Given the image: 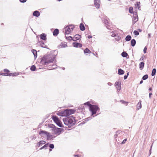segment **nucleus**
I'll return each instance as SVG.
<instances>
[{
    "label": "nucleus",
    "instance_id": "nucleus-61",
    "mask_svg": "<svg viewBox=\"0 0 157 157\" xmlns=\"http://www.w3.org/2000/svg\"><path fill=\"white\" fill-rule=\"evenodd\" d=\"M74 157H79V155H74Z\"/></svg>",
    "mask_w": 157,
    "mask_h": 157
},
{
    "label": "nucleus",
    "instance_id": "nucleus-52",
    "mask_svg": "<svg viewBox=\"0 0 157 157\" xmlns=\"http://www.w3.org/2000/svg\"><path fill=\"white\" fill-rule=\"evenodd\" d=\"M116 34L115 33H114V32H112V35H111V36L113 37H115L116 36Z\"/></svg>",
    "mask_w": 157,
    "mask_h": 157
},
{
    "label": "nucleus",
    "instance_id": "nucleus-54",
    "mask_svg": "<svg viewBox=\"0 0 157 157\" xmlns=\"http://www.w3.org/2000/svg\"><path fill=\"white\" fill-rule=\"evenodd\" d=\"M4 71L5 72L8 73L9 72V71L7 69H4Z\"/></svg>",
    "mask_w": 157,
    "mask_h": 157
},
{
    "label": "nucleus",
    "instance_id": "nucleus-5",
    "mask_svg": "<svg viewBox=\"0 0 157 157\" xmlns=\"http://www.w3.org/2000/svg\"><path fill=\"white\" fill-rule=\"evenodd\" d=\"M50 127L53 129L54 131V133L55 134L59 135L60 134L61 132L63 130V129L61 128H59L55 127L54 125L52 124Z\"/></svg>",
    "mask_w": 157,
    "mask_h": 157
},
{
    "label": "nucleus",
    "instance_id": "nucleus-2",
    "mask_svg": "<svg viewBox=\"0 0 157 157\" xmlns=\"http://www.w3.org/2000/svg\"><path fill=\"white\" fill-rule=\"evenodd\" d=\"M63 121L64 124L71 127L74 125L76 123L75 117L72 116L70 117L65 118L63 119Z\"/></svg>",
    "mask_w": 157,
    "mask_h": 157
},
{
    "label": "nucleus",
    "instance_id": "nucleus-7",
    "mask_svg": "<svg viewBox=\"0 0 157 157\" xmlns=\"http://www.w3.org/2000/svg\"><path fill=\"white\" fill-rule=\"evenodd\" d=\"M121 82L120 81H117L115 84V86L118 91H119L121 90Z\"/></svg>",
    "mask_w": 157,
    "mask_h": 157
},
{
    "label": "nucleus",
    "instance_id": "nucleus-46",
    "mask_svg": "<svg viewBox=\"0 0 157 157\" xmlns=\"http://www.w3.org/2000/svg\"><path fill=\"white\" fill-rule=\"evenodd\" d=\"M145 57V56L144 55H143L141 57V58L140 59V61H142L143 60Z\"/></svg>",
    "mask_w": 157,
    "mask_h": 157
},
{
    "label": "nucleus",
    "instance_id": "nucleus-64",
    "mask_svg": "<svg viewBox=\"0 0 157 157\" xmlns=\"http://www.w3.org/2000/svg\"><path fill=\"white\" fill-rule=\"evenodd\" d=\"M149 90H150V91H151L152 90V88L151 87H150L149 88Z\"/></svg>",
    "mask_w": 157,
    "mask_h": 157
},
{
    "label": "nucleus",
    "instance_id": "nucleus-51",
    "mask_svg": "<svg viewBox=\"0 0 157 157\" xmlns=\"http://www.w3.org/2000/svg\"><path fill=\"white\" fill-rule=\"evenodd\" d=\"M120 101L122 103V104H125L126 103H128V102H126L125 101H124L123 100H121Z\"/></svg>",
    "mask_w": 157,
    "mask_h": 157
},
{
    "label": "nucleus",
    "instance_id": "nucleus-22",
    "mask_svg": "<svg viewBox=\"0 0 157 157\" xmlns=\"http://www.w3.org/2000/svg\"><path fill=\"white\" fill-rule=\"evenodd\" d=\"M32 52L34 56V57L36 58L37 57V52L36 51V50L33 49L32 50Z\"/></svg>",
    "mask_w": 157,
    "mask_h": 157
},
{
    "label": "nucleus",
    "instance_id": "nucleus-10",
    "mask_svg": "<svg viewBox=\"0 0 157 157\" xmlns=\"http://www.w3.org/2000/svg\"><path fill=\"white\" fill-rule=\"evenodd\" d=\"M73 45L74 47L75 48H81L82 46V45L81 44L77 42L73 43Z\"/></svg>",
    "mask_w": 157,
    "mask_h": 157
},
{
    "label": "nucleus",
    "instance_id": "nucleus-31",
    "mask_svg": "<svg viewBox=\"0 0 157 157\" xmlns=\"http://www.w3.org/2000/svg\"><path fill=\"white\" fill-rule=\"evenodd\" d=\"M156 72V70L155 68H154L152 70V72L151 73V75L153 76L155 75Z\"/></svg>",
    "mask_w": 157,
    "mask_h": 157
},
{
    "label": "nucleus",
    "instance_id": "nucleus-4",
    "mask_svg": "<svg viewBox=\"0 0 157 157\" xmlns=\"http://www.w3.org/2000/svg\"><path fill=\"white\" fill-rule=\"evenodd\" d=\"M63 116H68L74 114L75 112L74 109H67L64 110H63Z\"/></svg>",
    "mask_w": 157,
    "mask_h": 157
},
{
    "label": "nucleus",
    "instance_id": "nucleus-12",
    "mask_svg": "<svg viewBox=\"0 0 157 157\" xmlns=\"http://www.w3.org/2000/svg\"><path fill=\"white\" fill-rule=\"evenodd\" d=\"M40 39L43 40H46V35L45 34L43 33L41 34L40 36Z\"/></svg>",
    "mask_w": 157,
    "mask_h": 157
},
{
    "label": "nucleus",
    "instance_id": "nucleus-15",
    "mask_svg": "<svg viewBox=\"0 0 157 157\" xmlns=\"http://www.w3.org/2000/svg\"><path fill=\"white\" fill-rule=\"evenodd\" d=\"M46 143V142L43 141V140H41L37 144V146L38 147H40L41 145H42L43 144H44Z\"/></svg>",
    "mask_w": 157,
    "mask_h": 157
},
{
    "label": "nucleus",
    "instance_id": "nucleus-56",
    "mask_svg": "<svg viewBox=\"0 0 157 157\" xmlns=\"http://www.w3.org/2000/svg\"><path fill=\"white\" fill-rule=\"evenodd\" d=\"M120 132V131H117V132H116L117 134H116V135H114V136L115 137H117V133H119Z\"/></svg>",
    "mask_w": 157,
    "mask_h": 157
},
{
    "label": "nucleus",
    "instance_id": "nucleus-1",
    "mask_svg": "<svg viewBox=\"0 0 157 157\" xmlns=\"http://www.w3.org/2000/svg\"><path fill=\"white\" fill-rule=\"evenodd\" d=\"M55 60V57L52 55L44 56L42 58L40 61L41 64L44 65H47L49 63L53 62Z\"/></svg>",
    "mask_w": 157,
    "mask_h": 157
},
{
    "label": "nucleus",
    "instance_id": "nucleus-24",
    "mask_svg": "<svg viewBox=\"0 0 157 157\" xmlns=\"http://www.w3.org/2000/svg\"><path fill=\"white\" fill-rule=\"evenodd\" d=\"M132 37L130 35H128L125 38L126 41H129L131 39Z\"/></svg>",
    "mask_w": 157,
    "mask_h": 157
},
{
    "label": "nucleus",
    "instance_id": "nucleus-27",
    "mask_svg": "<svg viewBox=\"0 0 157 157\" xmlns=\"http://www.w3.org/2000/svg\"><path fill=\"white\" fill-rule=\"evenodd\" d=\"M84 53H88L90 54L91 53V51L88 48H86L84 51Z\"/></svg>",
    "mask_w": 157,
    "mask_h": 157
},
{
    "label": "nucleus",
    "instance_id": "nucleus-11",
    "mask_svg": "<svg viewBox=\"0 0 157 157\" xmlns=\"http://www.w3.org/2000/svg\"><path fill=\"white\" fill-rule=\"evenodd\" d=\"M81 36L80 35L78 34L75 35L74 37L73 38V40L74 41H76L79 40V39L81 38Z\"/></svg>",
    "mask_w": 157,
    "mask_h": 157
},
{
    "label": "nucleus",
    "instance_id": "nucleus-8",
    "mask_svg": "<svg viewBox=\"0 0 157 157\" xmlns=\"http://www.w3.org/2000/svg\"><path fill=\"white\" fill-rule=\"evenodd\" d=\"M48 133L47 131L40 130L39 132V134L41 136L44 137L45 136H47Z\"/></svg>",
    "mask_w": 157,
    "mask_h": 157
},
{
    "label": "nucleus",
    "instance_id": "nucleus-40",
    "mask_svg": "<svg viewBox=\"0 0 157 157\" xmlns=\"http://www.w3.org/2000/svg\"><path fill=\"white\" fill-rule=\"evenodd\" d=\"M103 21H104V24L105 25H108V24L109 23V22H108V21L107 19H105Z\"/></svg>",
    "mask_w": 157,
    "mask_h": 157
},
{
    "label": "nucleus",
    "instance_id": "nucleus-3",
    "mask_svg": "<svg viewBox=\"0 0 157 157\" xmlns=\"http://www.w3.org/2000/svg\"><path fill=\"white\" fill-rule=\"evenodd\" d=\"M100 109L99 107L97 105H93L89 109L91 113V116L96 114L98 111H99Z\"/></svg>",
    "mask_w": 157,
    "mask_h": 157
},
{
    "label": "nucleus",
    "instance_id": "nucleus-53",
    "mask_svg": "<svg viewBox=\"0 0 157 157\" xmlns=\"http://www.w3.org/2000/svg\"><path fill=\"white\" fill-rule=\"evenodd\" d=\"M127 139H124L121 142V144H124L125 143V142H126V141H127Z\"/></svg>",
    "mask_w": 157,
    "mask_h": 157
},
{
    "label": "nucleus",
    "instance_id": "nucleus-19",
    "mask_svg": "<svg viewBox=\"0 0 157 157\" xmlns=\"http://www.w3.org/2000/svg\"><path fill=\"white\" fill-rule=\"evenodd\" d=\"M138 20V17H133L132 18V24L133 25L134 24L136 21Z\"/></svg>",
    "mask_w": 157,
    "mask_h": 157
},
{
    "label": "nucleus",
    "instance_id": "nucleus-34",
    "mask_svg": "<svg viewBox=\"0 0 157 157\" xmlns=\"http://www.w3.org/2000/svg\"><path fill=\"white\" fill-rule=\"evenodd\" d=\"M40 44L41 47L44 48H46V45L44 44V43L43 42H41L40 43Z\"/></svg>",
    "mask_w": 157,
    "mask_h": 157
},
{
    "label": "nucleus",
    "instance_id": "nucleus-45",
    "mask_svg": "<svg viewBox=\"0 0 157 157\" xmlns=\"http://www.w3.org/2000/svg\"><path fill=\"white\" fill-rule=\"evenodd\" d=\"M49 143H47L45 144L44 145V147L45 149H46V148L49 146Z\"/></svg>",
    "mask_w": 157,
    "mask_h": 157
},
{
    "label": "nucleus",
    "instance_id": "nucleus-28",
    "mask_svg": "<svg viewBox=\"0 0 157 157\" xmlns=\"http://www.w3.org/2000/svg\"><path fill=\"white\" fill-rule=\"evenodd\" d=\"M137 107L138 109L141 108V101H140L137 104Z\"/></svg>",
    "mask_w": 157,
    "mask_h": 157
},
{
    "label": "nucleus",
    "instance_id": "nucleus-50",
    "mask_svg": "<svg viewBox=\"0 0 157 157\" xmlns=\"http://www.w3.org/2000/svg\"><path fill=\"white\" fill-rule=\"evenodd\" d=\"M147 50V48L146 47H145L144 48L143 51L144 53H146V51Z\"/></svg>",
    "mask_w": 157,
    "mask_h": 157
},
{
    "label": "nucleus",
    "instance_id": "nucleus-18",
    "mask_svg": "<svg viewBox=\"0 0 157 157\" xmlns=\"http://www.w3.org/2000/svg\"><path fill=\"white\" fill-rule=\"evenodd\" d=\"M79 28L82 31H83L85 29L84 25L82 23L80 24Z\"/></svg>",
    "mask_w": 157,
    "mask_h": 157
},
{
    "label": "nucleus",
    "instance_id": "nucleus-33",
    "mask_svg": "<svg viewBox=\"0 0 157 157\" xmlns=\"http://www.w3.org/2000/svg\"><path fill=\"white\" fill-rule=\"evenodd\" d=\"M3 74H2V75H6V76H12L13 75V73H3Z\"/></svg>",
    "mask_w": 157,
    "mask_h": 157
},
{
    "label": "nucleus",
    "instance_id": "nucleus-47",
    "mask_svg": "<svg viewBox=\"0 0 157 157\" xmlns=\"http://www.w3.org/2000/svg\"><path fill=\"white\" fill-rule=\"evenodd\" d=\"M140 2H137L135 4L136 6L138 7V8H139V7H140Z\"/></svg>",
    "mask_w": 157,
    "mask_h": 157
},
{
    "label": "nucleus",
    "instance_id": "nucleus-59",
    "mask_svg": "<svg viewBox=\"0 0 157 157\" xmlns=\"http://www.w3.org/2000/svg\"><path fill=\"white\" fill-rule=\"evenodd\" d=\"M152 95V94L151 93H150L149 94V97L150 98H151V95Z\"/></svg>",
    "mask_w": 157,
    "mask_h": 157
},
{
    "label": "nucleus",
    "instance_id": "nucleus-32",
    "mask_svg": "<svg viewBox=\"0 0 157 157\" xmlns=\"http://www.w3.org/2000/svg\"><path fill=\"white\" fill-rule=\"evenodd\" d=\"M36 69V67L34 65H32L30 68V70L33 71H35Z\"/></svg>",
    "mask_w": 157,
    "mask_h": 157
},
{
    "label": "nucleus",
    "instance_id": "nucleus-57",
    "mask_svg": "<svg viewBox=\"0 0 157 157\" xmlns=\"http://www.w3.org/2000/svg\"><path fill=\"white\" fill-rule=\"evenodd\" d=\"M107 84L108 85H109V86H111L113 85L112 83H111L110 82H108Z\"/></svg>",
    "mask_w": 157,
    "mask_h": 157
},
{
    "label": "nucleus",
    "instance_id": "nucleus-20",
    "mask_svg": "<svg viewBox=\"0 0 157 157\" xmlns=\"http://www.w3.org/2000/svg\"><path fill=\"white\" fill-rule=\"evenodd\" d=\"M52 119L56 123L59 121V119L56 116H53Z\"/></svg>",
    "mask_w": 157,
    "mask_h": 157
},
{
    "label": "nucleus",
    "instance_id": "nucleus-14",
    "mask_svg": "<svg viewBox=\"0 0 157 157\" xmlns=\"http://www.w3.org/2000/svg\"><path fill=\"white\" fill-rule=\"evenodd\" d=\"M33 15L36 17H38L40 15V13L38 11L36 10L33 12Z\"/></svg>",
    "mask_w": 157,
    "mask_h": 157
},
{
    "label": "nucleus",
    "instance_id": "nucleus-25",
    "mask_svg": "<svg viewBox=\"0 0 157 157\" xmlns=\"http://www.w3.org/2000/svg\"><path fill=\"white\" fill-rule=\"evenodd\" d=\"M121 56L123 57H126L128 56V54L126 52H123L121 53Z\"/></svg>",
    "mask_w": 157,
    "mask_h": 157
},
{
    "label": "nucleus",
    "instance_id": "nucleus-58",
    "mask_svg": "<svg viewBox=\"0 0 157 157\" xmlns=\"http://www.w3.org/2000/svg\"><path fill=\"white\" fill-rule=\"evenodd\" d=\"M87 38L89 39H90V38H92V36H90V35H88L87 36Z\"/></svg>",
    "mask_w": 157,
    "mask_h": 157
},
{
    "label": "nucleus",
    "instance_id": "nucleus-42",
    "mask_svg": "<svg viewBox=\"0 0 157 157\" xmlns=\"http://www.w3.org/2000/svg\"><path fill=\"white\" fill-rule=\"evenodd\" d=\"M133 33L136 36H138L139 35V32L136 30H135L134 31Z\"/></svg>",
    "mask_w": 157,
    "mask_h": 157
},
{
    "label": "nucleus",
    "instance_id": "nucleus-60",
    "mask_svg": "<svg viewBox=\"0 0 157 157\" xmlns=\"http://www.w3.org/2000/svg\"><path fill=\"white\" fill-rule=\"evenodd\" d=\"M44 148H45V147H44V146L42 147H41L40 148V150H42Z\"/></svg>",
    "mask_w": 157,
    "mask_h": 157
},
{
    "label": "nucleus",
    "instance_id": "nucleus-37",
    "mask_svg": "<svg viewBox=\"0 0 157 157\" xmlns=\"http://www.w3.org/2000/svg\"><path fill=\"white\" fill-rule=\"evenodd\" d=\"M133 17H138L137 11H134L133 12Z\"/></svg>",
    "mask_w": 157,
    "mask_h": 157
},
{
    "label": "nucleus",
    "instance_id": "nucleus-29",
    "mask_svg": "<svg viewBox=\"0 0 157 157\" xmlns=\"http://www.w3.org/2000/svg\"><path fill=\"white\" fill-rule=\"evenodd\" d=\"M67 46L66 44L63 43H61L59 45L60 48H64Z\"/></svg>",
    "mask_w": 157,
    "mask_h": 157
},
{
    "label": "nucleus",
    "instance_id": "nucleus-26",
    "mask_svg": "<svg viewBox=\"0 0 157 157\" xmlns=\"http://www.w3.org/2000/svg\"><path fill=\"white\" fill-rule=\"evenodd\" d=\"M56 124H57V125L60 127H62L63 126L62 123L60 121V120L58 121L57 122H56Z\"/></svg>",
    "mask_w": 157,
    "mask_h": 157
},
{
    "label": "nucleus",
    "instance_id": "nucleus-48",
    "mask_svg": "<svg viewBox=\"0 0 157 157\" xmlns=\"http://www.w3.org/2000/svg\"><path fill=\"white\" fill-rule=\"evenodd\" d=\"M152 144L151 145V147H150V149L149 151V155H150L151 154V148H152Z\"/></svg>",
    "mask_w": 157,
    "mask_h": 157
},
{
    "label": "nucleus",
    "instance_id": "nucleus-13",
    "mask_svg": "<svg viewBox=\"0 0 157 157\" xmlns=\"http://www.w3.org/2000/svg\"><path fill=\"white\" fill-rule=\"evenodd\" d=\"M46 136H47V139L48 140H51L54 138L53 135H50L48 132Z\"/></svg>",
    "mask_w": 157,
    "mask_h": 157
},
{
    "label": "nucleus",
    "instance_id": "nucleus-38",
    "mask_svg": "<svg viewBox=\"0 0 157 157\" xmlns=\"http://www.w3.org/2000/svg\"><path fill=\"white\" fill-rule=\"evenodd\" d=\"M57 115L58 116H63V110L61 111V112L58 113H57Z\"/></svg>",
    "mask_w": 157,
    "mask_h": 157
},
{
    "label": "nucleus",
    "instance_id": "nucleus-36",
    "mask_svg": "<svg viewBox=\"0 0 157 157\" xmlns=\"http://www.w3.org/2000/svg\"><path fill=\"white\" fill-rule=\"evenodd\" d=\"M148 78V75H144L142 77V79L143 80H145L147 79Z\"/></svg>",
    "mask_w": 157,
    "mask_h": 157
},
{
    "label": "nucleus",
    "instance_id": "nucleus-55",
    "mask_svg": "<svg viewBox=\"0 0 157 157\" xmlns=\"http://www.w3.org/2000/svg\"><path fill=\"white\" fill-rule=\"evenodd\" d=\"M22 3H24L27 0H19Z\"/></svg>",
    "mask_w": 157,
    "mask_h": 157
},
{
    "label": "nucleus",
    "instance_id": "nucleus-30",
    "mask_svg": "<svg viewBox=\"0 0 157 157\" xmlns=\"http://www.w3.org/2000/svg\"><path fill=\"white\" fill-rule=\"evenodd\" d=\"M84 105H88L89 107V109L90 108V107H91L92 105H93L91 104L90 103V102L89 101H88L84 103Z\"/></svg>",
    "mask_w": 157,
    "mask_h": 157
},
{
    "label": "nucleus",
    "instance_id": "nucleus-16",
    "mask_svg": "<svg viewBox=\"0 0 157 157\" xmlns=\"http://www.w3.org/2000/svg\"><path fill=\"white\" fill-rule=\"evenodd\" d=\"M59 30L57 29H55L53 32V35L54 36H57L59 34Z\"/></svg>",
    "mask_w": 157,
    "mask_h": 157
},
{
    "label": "nucleus",
    "instance_id": "nucleus-63",
    "mask_svg": "<svg viewBox=\"0 0 157 157\" xmlns=\"http://www.w3.org/2000/svg\"><path fill=\"white\" fill-rule=\"evenodd\" d=\"M121 39V37H118L117 40H119Z\"/></svg>",
    "mask_w": 157,
    "mask_h": 157
},
{
    "label": "nucleus",
    "instance_id": "nucleus-9",
    "mask_svg": "<svg viewBox=\"0 0 157 157\" xmlns=\"http://www.w3.org/2000/svg\"><path fill=\"white\" fill-rule=\"evenodd\" d=\"M94 3L96 8L98 9L100 8V0H94Z\"/></svg>",
    "mask_w": 157,
    "mask_h": 157
},
{
    "label": "nucleus",
    "instance_id": "nucleus-17",
    "mask_svg": "<svg viewBox=\"0 0 157 157\" xmlns=\"http://www.w3.org/2000/svg\"><path fill=\"white\" fill-rule=\"evenodd\" d=\"M139 66L140 70H142L144 66V63L143 62H140L139 64Z\"/></svg>",
    "mask_w": 157,
    "mask_h": 157
},
{
    "label": "nucleus",
    "instance_id": "nucleus-49",
    "mask_svg": "<svg viewBox=\"0 0 157 157\" xmlns=\"http://www.w3.org/2000/svg\"><path fill=\"white\" fill-rule=\"evenodd\" d=\"M18 75V73L15 72L14 73H13L12 76H17Z\"/></svg>",
    "mask_w": 157,
    "mask_h": 157
},
{
    "label": "nucleus",
    "instance_id": "nucleus-39",
    "mask_svg": "<svg viewBox=\"0 0 157 157\" xmlns=\"http://www.w3.org/2000/svg\"><path fill=\"white\" fill-rule=\"evenodd\" d=\"M65 37L67 39V40H73V38L71 36H69L68 37L65 36Z\"/></svg>",
    "mask_w": 157,
    "mask_h": 157
},
{
    "label": "nucleus",
    "instance_id": "nucleus-43",
    "mask_svg": "<svg viewBox=\"0 0 157 157\" xmlns=\"http://www.w3.org/2000/svg\"><path fill=\"white\" fill-rule=\"evenodd\" d=\"M49 147L51 149H53L54 147V145L53 144H49Z\"/></svg>",
    "mask_w": 157,
    "mask_h": 157
},
{
    "label": "nucleus",
    "instance_id": "nucleus-44",
    "mask_svg": "<svg viewBox=\"0 0 157 157\" xmlns=\"http://www.w3.org/2000/svg\"><path fill=\"white\" fill-rule=\"evenodd\" d=\"M129 72H128L127 74V75H125L124 76V80L126 79L128 77V75H129Z\"/></svg>",
    "mask_w": 157,
    "mask_h": 157
},
{
    "label": "nucleus",
    "instance_id": "nucleus-6",
    "mask_svg": "<svg viewBox=\"0 0 157 157\" xmlns=\"http://www.w3.org/2000/svg\"><path fill=\"white\" fill-rule=\"evenodd\" d=\"M74 28V26L73 25H70L65 28V33L66 34H70Z\"/></svg>",
    "mask_w": 157,
    "mask_h": 157
},
{
    "label": "nucleus",
    "instance_id": "nucleus-35",
    "mask_svg": "<svg viewBox=\"0 0 157 157\" xmlns=\"http://www.w3.org/2000/svg\"><path fill=\"white\" fill-rule=\"evenodd\" d=\"M129 12L131 13H132L134 12L133 11V8L132 7H130L129 8Z\"/></svg>",
    "mask_w": 157,
    "mask_h": 157
},
{
    "label": "nucleus",
    "instance_id": "nucleus-41",
    "mask_svg": "<svg viewBox=\"0 0 157 157\" xmlns=\"http://www.w3.org/2000/svg\"><path fill=\"white\" fill-rule=\"evenodd\" d=\"M91 119H92V118L90 117H89L85 119V120L84 121H83L82 122H83V123L84 124L85 123V121H88L90 120Z\"/></svg>",
    "mask_w": 157,
    "mask_h": 157
},
{
    "label": "nucleus",
    "instance_id": "nucleus-23",
    "mask_svg": "<svg viewBox=\"0 0 157 157\" xmlns=\"http://www.w3.org/2000/svg\"><path fill=\"white\" fill-rule=\"evenodd\" d=\"M124 71L121 69H119L118 70V74L119 75H122L124 74Z\"/></svg>",
    "mask_w": 157,
    "mask_h": 157
},
{
    "label": "nucleus",
    "instance_id": "nucleus-62",
    "mask_svg": "<svg viewBox=\"0 0 157 157\" xmlns=\"http://www.w3.org/2000/svg\"><path fill=\"white\" fill-rule=\"evenodd\" d=\"M143 82V80H141V81H140V84H141Z\"/></svg>",
    "mask_w": 157,
    "mask_h": 157
},
{
    "label": "nucleus",
    "instance_id": "nucleus-21",
    "mask_svg": "<svg viewBox=\"0 0 157 157\" xmlns=\"http://www.w3.org/2000/svg\"><path fill=\"white\" fill-rule=\"evenodd\" d=\"M131 44L132 46H134L136 44V41L134 39H133L131 41Z\"/></svg>",
    "mask_w": 157,
    "mask_h": 157
}]
</instances>
